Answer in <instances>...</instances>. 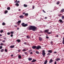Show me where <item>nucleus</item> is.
<instances>
[{
	"label": "nucleus",
	"mask_w": 64,
	"mask_h": 64,
	"mask_svg": "<svg viewBox=\"0 0 64 64\" xmlns=\"http://www.w3.org/2000/svg\"><path fill=\"white\" fill-rule=\"evenodd\" d=\"M36 54H39V52H38V51H36Z\"/></svg>",
	"instance_id": "obj_33"
},
{
	"label": "nucleus",
	"mask_w": 64,
	"mask_h": 64,
	"mask_svg": "<svg viewBox=\"0 0 64 64\" xmlns=\"http://www.w3.org/2000/svg\"><path fill=\"white\" fill-rule=\"evenodd\" d=\"M13 54H12V55H11V57H13Z\"/></svg>",
	"instance_id": "obj_59"
},
{
	"label": "nucleus",
	"mask_w": 64,
	"mask_h": 64,
	"mask_svg": "<svg viewBox=\"0 0 64 64\" xmlns=\"http://www.w3.org/2000/svg\"><path fill=\"white\" fill-rule=\"evenodd\" d=\"M16 24H18V26H19L20 24H19V23H18V22H17V23H16Z\"/></svg>",
	"instance_id": "obj_56"
},
{
	"label": "nucleus",
	"mask_w": 64,
	"mask_h": 64,
	"mask_svg": "<svg viewBox=\"0 0 64 64\" xmlns=\"http://www.w3.org/2000/svg\"><path fill=\"white\" fill-rule=\"evenodd\" d=\"M41 46H38L36 47V49L37 50H39L40 49H41Z\"/></svg>",
	"instance_id": "obj_3"
},
{
	"label": "nucleus",
	"mask_w": 64,
	"mask_h": 64,
	"mask_svg": "<svg viewBox=\"0 0 64 64\" xmlns=\"http://www.w3.org/2000/svg\"><path fill=\"white\" fill-rule=\"evenodd\" d=\"M53 61V60H52V59H50L49 62L50 63H52V62Z\"/></svg>",
	"instance_id": "obj_13"
},
{
	"label": "nucleus",
	"mask_w": 64,
	"mask_h": 64,
	"mask_svg": "<svg viewBox=\"0 0 64 64\" xmlns=\"http://www.w3.org/2000/svg\"><path fill=\"white\" fill-rule=\"evenodd\" d=\"M39 40H40V41H42V38H41V37H40L39 38Z\"/></svg>",
	"instance_id": "obj_15"
},
{
	"label": "nucleus",
	"mask_w": 64,
	"mask_h": 64,
	"mask_svg": "<svg viewBox=\"0 0 64 64\" xmlns=\"http://www.w3.org/2000/svg\"><path fill=\"white\" fill-rule=\"evenodd\" d=\"M45 52V51L44 50H42V54L43 56H44L45 55V54H46Z\"/></svg>",
	"instance_id": "obj_4"
},
{
	"label": "nucleus",
	"mask_w": 64,
	"mask_h": 64,
	"mask_svg": "<svg viewBox=\"0 0 64 64\" xmlns=\"http://www.w3.org/2000/svg\"><path fill=\"white\" fill-rule=\"evenodd\" d=\"M60 4V2H59L58 1V2H57L56 3V4L57 5H58L59 4Z\"/></svg>",
	"instance_id": "obj_34"
},
{
	"label": "nucleus",
	"mask_w": 64,
	"mask_h": 64,
	"mask_svg": "<svg viewBox=\"0 0 64 64\" xmlns=\"http://www.w3.org/2000/svg\"><path fill=\"white\" fill-rule=\"evenodd\" d=\"M13 34H11L10 35V37H13Z\"/></svg>",
	"instance_id": "obj_43"
},
{
	"label": "nucleus",
	"mask_w": 64,
	"mask_h": 64,
	"mask_svg": "<svg viewBox=\"0 0 64 64\" xmlns=\"http://www.w3.org/2000/svg\"><path fill=\"white\" fill-rule=\"evenodd\" d=\"M34 6H33L32 7V8L33 9H34Z\"/></svg>",
	"instance_id": "obj_61"
},
{
	"label": "nucleus",
	"mask_w": 64,
	"mask_h": 64,
	"mask_svg": "<svg viewBox=\"0 0 64 64\" xmlns=\"http://www.w3.org/2000/svg\"><path fill=\"white\" fill-rule=\"evenodd\" d=\"M56 36V37H59V36H58V35H57Z\"/></svg>",
	"instance_id": "obj_48"
},
{
	"label": "nucleus",
	"mask_w": 64,
	"mask_h": 64,
	"mask_svg": "<svg viewBox=\"0 0 64 64\" xmlns=\"http://www.w3.org/2000/svg\"><path fill=\"white\" fill-rule=\"evenodd\" d=\"M2 36V34H0V36Z\"/></svg>",
	"instance_id": "obj_60"
},
{
	"label": "nucleus",
	"mask_w": 64,
	"mask_h": 64,
	"mask_svg": "<svg viewBox=\"0 0 64 64\" xmlns=\"http://www.w3.org/2000/svg\"><path fill=\"white\" fill-rule=\"evenodd\" d=\"M33 54V52H31L30 53V54Z\"/></svg>",
	"instance_id": "obj_54"
},
{
	"label": "nucleus",
	"mask_w": 64,
	"mask_h": 64,
	"mask_svg": "<svg viewBox=\"0 0 64 64\" xmlns=\"http://www.w3.org/2000/svg\"><path fill=\"white\" fill-rule=\"evenodd\" d=\"M18 11H21V9H19Z\"/></svg>",
	"instance_id": "obj_55"
},
{
	"label": "nucleus",
	"mask_w": 64,
	"mask_h": 64,
	"mask_svg": "<svg viewBox=\"0 0 64 64\" xmlns=\"http://www.w3.org/2000/svg\"><path fill=\"white\" fill-rule=\"evenodd\" d=\"M5 42V40H3L2 41V42H3L4 43Z\"/></svg>",
	"instance_id": "obj_46"
},
{
	"label": "nucleus",
	"mask_w": 64,
	"mask_h": 64,
	"mask_svg": "<svg viewBox=\"0 0 64 64\" xmlns=\"http://www.w3.org/2000/svg\"><path fill=\"white\" fill-rule=\"evenodd\" d=\"M37 27L34 26H30L29 28V30H32L33 31H35L37 30Z\"/></svg>",
	"instance_id": "obj_1"
},
{
	"label": "nucleus",
	"mask_w": 64,
	"mask_h": 64,
	"mask_svg": "<svg viewBox=\"0 0 64 64\" xmlns=\"http://www.w3.org/2000/svg\"><path fill=\"white\" fill-rule=\"evenodd\" d=\"M26 38H28V39L29 38H30L29 37V36H26Z\"/></svg>",
	"instance_id": "obj_37"
},
{
	"label": "nucleus",
	"mask_w": 64,
	"mask_h": 64,
	"mask_svg": "<svg viewBox=\"0 0 64 64\" xmlns=\"http://www.w3.org/2000/svg\"><path fill=\"white\" fill-rule=\"evenodd\" d=\"M25 16H28V13H26V14L25 15H24Z\"/></svg>",
	"instance_id": "obj_24"
},
{
	"label": "nucleus",
	"mask_w": 64,
	"mask_h": 64,
	"mask_svg": "<svg viewBox=\"0 0 64 64\" xmlns=\"http://www.w3.org/2000/svg\"><path fill=\"white\" fill-rule=\"evenodd\" d=\"M0 32L1 33H3V32H4V31L3 30H0Z\"/></svg>",
	"instance_id": "obj_32"
},
{
	"label": "nucleus",
	"mask_w": 64,
	"mask_h": 64,
	"mask_svg": "<svg viewBox=\"0 0 64 64\" xmlns=\"http://www.w3.org/2000/svg\"><path fill=\"white\" fill-rule=\"evenodd\" d=\"M62 20L64 19V16H62Z\"/></svg>",
	"instance_id": "obj_23"
},
{
	"label": "nucleus",
	"mask_w": 64,
	"mask_h": 64,
	"mask_svg": "<svg viewBox=\"0 0 64 64\" xmlns=\"http://www.w3.org/2000/svg\"><path fill=\"white\" fill-rule=\"evenodd\" d=\"M36 61V60H35L34 59H33L32 61V63H33V62H35Z\"/></svg>",
	"instance_id": "obj_8"
},
{
	"label": "nucleus",
	"mask_w": 64,
	"mask_h": 64,
	"mask_svg": "<svg viewBox=\"0 0 64 64\" xmlns=\"http://www.w3.org/2000/svg\"><path fill=\"white\" fill-rule=\"evenodd\" d=\"M2 25H5V23L4 22L2 23Z\"/></svg>",
	"instance_id": "obj_35"
},
{
	"label": "nucleus",
	"mask_w": 64,
	"mask_h": 64,
	"mask_svg": "<svg viewBox=\"0 0 64 64\" xmlns=\"http://www.w3.org/2000/svg\"><path fill=\"white\" fill-rule=\"evenodd\" d=\"M7 9L8 10H10V7H7Z\"/></svg>",
	"instance_id": "obj_26"
},
{
	"label": "nucleus",
	"mask_w": 64,
	"mask_h": 64,
	"mask_svg": "<svg viewBox=\"0 0 64 64\" xmlns=\"http://www.w3.org/2000/svg\"><path fill=\"white\" fill-rule=\"evenodd\" d=\"M54 53H55V54H56L57 53V52H54Z\"/></svg>",
	"instance_id": "obj_47"
},
{
	"label": "nucleus",
	"mask_w": 64,
	"mask_h": 64,
	"mask_svg": "<svg viewBox=\"0 0 64 64\" xmlns=\"http://www.w3.org/2000/svg\"><path fill=\"white\" fill-rule=\"evenodd\" d=\"M7 34L8 35H10V32H8Z\"/></svg>",
	"instance_id": "obj_36"
},
{
	"label": "nucleus",
	"mask_w": 64,
	"mask_h": 64,
	"mask_svg": "<svg viewBox=\"0 0 64 64\" xmlns=\"http://www.w3.org/2000/svg\"><path fill=\"white\" fill-rule=\"evenodd\" d=\"M56 60L57 61H59V60H60V58H57L56 59Z\"/></svg>",
	"instance_id": "obj_22"
},
{
	"label": "nucleus",
	"mask_w": 64,
	"mask_h": 64,
	"mask_svg": "<svg viewBox=\"0 0 64 64\" xmlns=\"http://www.w3.org/2000/svg\"><path fill=\"white\" fill-rule=\"evenodd\" d=\"M58 16H59V17H61V16L60 14H58Z\"/></svg>",
	"instance_id": "obj_53"
},
{
	"label": "nucleus",
	"mask_w": 64,
	"mask_h": 64,
	"mask_svg": "<svg viewBox=\"0 0 64 64\" xmlns=\"http://www.w3.org/2000/svg\"><path fill=\"white\" fill-rule=\"evenodd\" d=\"M6 52H7V50L6 49H5L4 50Z\"/></svg>",
	"instance_id": "obj_39"
},
{
	"label": "nucleus",
	"mask_w": 64,
	"mask_h": 64,
	"mask_svg": "<svg viewBox=\"0 0 64 64\" xmlns=\"http://www.w3.org/2000/svg\"><path fill=\"white\" fill-rule=\"evenodd\" d=\"M4 49H2L0 50V52H2L4 51Z\"/></svg>",
	"instance_id": "obj_28"
},
{
	"label": "nucleus",
	"mask_w": 64,
	"mask_h": 64,
	"mask_svg": "<svg viewBox=\"0 0 64 64\" xmlns=\"http://www.w3.org/2000/svg\"><path fill=\"white\" fill-rule=\"evenodd\" d=\"M21 20H19L18 21V22L17 23H21Z\"/></svg>",
	"instance_id": "obj_29"
},
{
	"label": "nucleus",
	"mask_w": 64,
	"mask_h": 64,
	"mask_svg": "<svg viewBox=\"0 0 64 64\" xmlns=\"http://www.w3.org/2000/svg\"><path fill=\"white\" fill-rule=\"evenodd\" d=\"M47 60H46L44 62V64H46V63H47Z\"/></svg>",
	"instance_id": "obj_20"
},
{
	"label": "nucleus",
	"mask_w": 64,
	"mask_h": 64,
	"mask_svg": "<svg viewBox=\"0 0 64 64\" xmlns=\"http://www.w3.org/2000/svg\"><path fill=\"white\" fill-rule=\"evenodd\" d=\"M28 52H24V54H26V55H27V54H28Z\"/></svg>",
	"instance_id": "obj_30"
},
{
	"label": "nucleus",
	"mask_w": 64,
	"mask_h": 64,
	"mask_svg": "<svg viewBox=\"0 0 64 64\" xmlns=\"http://www.w3.org/2000/svg\"><path fill=\"white\" fill-rule=\"evenodd\" d=\"M8 13V11L7 10H6L5 11V14H6V13Z\"/></svg>",
	"instance_id": "obj_27"
},
{
	"label": "nucleus",
	"mask_w": 64,
	"mask_h": 64,
	"mask_svg": "<svg viewBox=\"0 0 64 64\" xmlns=\"http://www.w3.org/2000/svg\"><path fill=\"white\" fill-rule=\"evenodd\" d=\"M4 44H3L2 43H0V45L2 46L4 45Z\"/></svg>",
	"instance_id": "obj_38"
},
{
	"label": "nucleus",
	"mask_w": 64,
	"mask_h": 64,
	"mask_svg": "<svg viewBox=\"0 0 64 64\" xmlns=\"http://www.w3.org/2000/svg\"><path fill=\"white\" fill-rule=\"evenodd\" d=\"M10 33L12 34H14V32H11Z\"/></svg>",
	"instance_id": "obj_31"
},
{
	"label": "nucleus",
	"mask_w": 64,
	"mask_h": 64,
	"mask_svg": "<svg viewBox=\"0 0 64 64\" xmlns=\"http://www.w3.org/2000/svg\"><path fill=\"white\" fill-rule=\"evenodd\" d=\"M15 46H14V45L11 46H10V47L11 48H13Z\"/></svg>",
	"instance_id": "obj_14"
},
{
	"label": "nucleus",
	"mask_w": 64,
	"mask_h": 64,
	"mask_svg": "<svg viewBox=\"0 0 64 64\" xmlns=\"http://www.w3.org/2000/svg\"><path fill=\"white\" fill-rule=\"evenodd\" d=\"M22 27H26V26H28V24H25L24 23H22Z\"/></svg>",
	"instance_id": "obj_2"
},
{
	"label": "nucleus",
	"mask_w": 64,
	"mask_h": 64,
	"mask_svg": "<svg viewBox=\"0 0 64 64\" xmlns=\"http://www.w3.org/2000/svg\"><path fill=\"white\" fill-rule=\"evenodd\" d=\"M47 33L48 34V35H49V34H52V32H48V33Z\"/></svg>",
	"instance_id": "obj_19"
},
{
	"label": "nucleus",
	"mask_w": 64,
	"mask_h": 64,
	"mask_svg": "<svg viewBox=\"0 0 64 64\" xmlns=\"http://www.w3.org/2000/svg\"><path fill=\"white\" fill-rule=\"evenodd\" d=\"M32 60V58H28V60L29 61H31Z\"/></svg>",
	"instance_id": "obj_16"
},
{
	"label": "nucleus",
	"mask_w": 64,
	"mask_h": 64,
	"mask_svg": "<svg viewBox=\"0 0 64 64\" xmlns=\"http://www.w3.org/2000/svg\"><path fill=\"white\" fill-rule=\"evenodd\" d=\"M62 44H64V37H63V40H62Z\"/></svg>",
	"instance_id": "obj_21"
},
{
	"label": "nucleus",
	"mask_w": 64,
	"mask_h": 64,
	"mask_svg": "<svg viewBox=\"0 0 64 64\" xmlns=\"http://www.w3.org/2000/svg\"><path fill=\"white\" fill-rule=\"evenodd\" d=\"M24 7H27L28 6L27 5L25 4H24Z\"/></svg>",
	"instance_id": "obj_18"
},
{
	"label": "nucleus",
	"mask_w": 64,
	"mask_h": 64,
	"mask_svg": "<svg viewBox=\"0 0 64 64\" xmlns=\"http://www.w3.org/2000/svg\"><path fill=\"white\" fill-rule=\"evenodd\" d=\"M59 21L60 22V23H63V22L62 20L60 19L59 20Z\"/></svg>",
	"instance_id": "obj_10"
},
{
	"label": "nucleus",
	"mask_w": 64,
	"mask_h": 64,
	"mask_svg": "<svg viewBox=\"0 0 64 64\" xmlns=\"http://www.w3.org/2000/svg\"><path fill=\"white\" fill-rule=\"evenodd\" d=\"M2 46H0V49H1L2 48Z\"/></svg>",
	"instance_id": "obj_42"
},
{
	"label": "nucleus",
	"mask_w": 64,
	"mask_h": 64,
	"mask_svg": "<svg viewBox=\"0 0 64 64\" xmlns=\"http://www.w3.org/2000/svg\"><path fill=\"white\" fill-rule=\"evenodd\" d=\"M40 32H41V33H43V32H42V31L41 30H40Z\"/></svg>",
	"instance_id": "obj_51"
},
{
	"label": "nucleus",
	"mask_w": 64,
	"mask_h": 64,
	"mask_svg": "<svg viewBox=\"0 0 64 64\" xmlns=\"http://www.w3.org/2000/svg\"><path fill=\"white\" fill-rule=\"evenodd\" d=\"M14 27H17V26H16V25H14Z\"/></svg>",
	"instance_id": "obj_50"
},
{
	"label": "nucleus",
	"mask_w": 64,
	"mask_h": 64,
	"mask_svg": "<svg viewBox=\"0 0 64 64\" xmlns=\"http://www.w3.org/2000/svg\"><path fill=\"white\" fill-rule=\"evenodd\" d=\"M16 41H17V42L18 43H20V42H21V40L20 39L17 40H16Z\"/></svg>",
	"instance_id": "obj_11"
},
{
	"label": "nucleus",
	"mask_w": 64,
	"mask_h": 64,
	"mask_svg": "<svg viewBox=\"0 0 64 64\" xmlns=\"http://www.w3.org/2000/svg\"><path fill=\"white\" fill-rule=\"evenodd\" d=\"M24 17V16L23 15H21L19 16L20 18H21L22 19H23Z\"/></svg>",
	"instance_id": "obj_5"
},
{
	"label": "nucleus",
	"mask_w": 64,
	"mask_h": 64,
	"mask_svg": "<svg viewBox=\"0 0 64 64\" xmlns=\"http://www.w3.org/2000/svg\"><path fill=\"white\" fill-rule=\"evenodd\" d=\"M22 51L23 52H24V51H26V50H25V49H24V50H22Z\"/></svg>",
	"instance_id": "obj_40"
},
{
	"label": "nucleus",
	"mask_w": 64,
	"mask_h": 64,
	"mask_svg": "<svg viewBox=\"0 0 64 64\" xmlns=\"http://www.w3.org/2000/svg\"><path fill=\"white\" fill-rule=\"evenodd\" d=\"M4 39L5 40H6V38H4Z\"/></svg>",
	"instance_id": "obj_62"
},
{
	"label": "nucleus",
	"mask_w": 64,
	"mask_h": 64,
	"mask_svg": "<svg viewBox=\"0 0 64 64\" xmlns=\"http://www.w3.org/2000/svg\"><path fill=\"white\" fill-rule=\"evenodd\" d=\"M48 52L50 53H52V52H53V51H52V50H48Z\"/></svg>",
	"instance_id": "obj_9"
},
{
	"label": "nucleus",
	"mask_w": 64,
	"mask_h": 64,
	"mask_svg": "<svg viewBox=\"0 0 64 64\" xmlns=\"http://www.w3.org/2000/svg\"><path fill=\"white\" fill-rule=\"evenodd\" d=\"M50 44L52 45H53V42H50Z\"/></svg>",
	"instance_id": "obj_45"
},
{
	"label": "nucleus",
	"mask_w": 64,
	"mask_h": 64,
	"mask_svg": "<svg viewBox=\"0 0 64 64\" xmlns=\"http://www.w3.org/2000/svg\"><path fill=\"white\" fill-rule=\"evenodd\" d=\"M49 29L46 30H44V32L47 33L49 32Z\"/></svg>",
	"instance_id": "obj_6"
},
{
	"label": "nucleus",
	"mask_w": 64,
	"mask_h": 64,
	"mask_svg": "<svg viewBox=\"0 0 64 64\" xmlns=\"http://www.w3.org/2000/svg\"><path fill=\"white\" fill-rule=\"evenodd\" d=\"M32 49H36V46H32Z\"/></svg>",
	"instance_id": "obj_7"
},
{
	"label": "nucleus",
	"mask_w": 64,
	"mask_h": 64,
	"mask_svg": "<svg viewBox=\"0 0 64 64\" xmlns=\"http://www.w3.org/2000/svg\"><path fill=\"white\" fill-rule=\"evenodd\" d=\"M46 38H47V39H49V37L48 36H46Z\"/></svg>",
	"instance_id": "obj_44"
},
{
	"label": "nucleus",
	"mask_w": 64,
	"mask_h": 64,
	"mask_svg": "<svg viewBox=\"0 0 64 64\" xmlns=\"http://www.w3.org/2000/svg\"><path fill=\"white\" fill-rule=\"evenodd\" d=\"M24 44L25 45H26V42H24Z\"/></svg>",
	"instance_id": "obj_64"
},
{
	"label": "nucleus",
	"mask_w": 64,
	"mask_h": 64,
	"mask_svg": "<svg viewBox=\"0 0 64 64\" xmlns=\"http://www.w3.org/2000/svg\"><path fill=\"white\" fill-rule=\"evenodd\" d=\"M64 12V9L62 8V10H61V11L60 12Z\"/></svg>",
	"instance_id": "obj_12"
},
{
	"label": "nucleus",
	"mask_w": 64,
	"mask_h": 64,
	"mask_svg": "<svg viewBox=\"0 0 64 64\" xmlns=\"http://www.w3.org/2000/svg\"><path fill=\"white\" fill-rule=\"evenodd\" d=\"M50 53H48V55H50Z\"/></svg>",
	"instance_id": "obj_63"
},
{
	"label": "nucleus",
	"mask_w": 64,
	"mask_h": 64,
	"mask_svg": "<svg viewBox=\"0 0 64 64\" xmlns=\"http://www.w3.org/2000/svg\"><path fill=\"white\" fill-rule=\"evenodd\" d=\"M18 52H20L21 50H18Z\"/></svg>",
	"instance_id": "obj_57"
},
{
	"label": "nucleus",
	"mask_w": 64,
	"mask_h": 64,
	"mask_svg": "<svg viewBox=\"0 0 64 64\" xmlns=\"http://www.w3.org/2000/svg\"><path fill=\"white\" fill-rule=\"evenodd\" d=\"M56 63V61L55 62L54 64H57V63Z\"/></svg>",
	"instance_id": "obj_52"
},
{
	"label": "nucleus",
	"mask_w": 64,
	"mask_h": 64,
	"mask_svg": "<svg viewBox=\"0 0 64 64\" xmlns=\"http://www.w3.org/2000/svg\"><path fill=\"white\" fill-rule=\"evenodd\" d=\"M25 12H24L23 13V15H24V14H25Z\"/></svg>",
	"instance_id": "obj_58"
},
{
	"label": "nucleus",
	"mask_w": 64,
	"mask_h": 64,
	"mask_svg": "<svg viewBox=\"0 0 64 64\" xmlns=\"http://www.w3.org/2000/svg\"><path fill=\"white\" fill-rule=\"evenodd\" d=\"M18 58L19 59H21V58H22V57H21V55H19L18 56Z\"/></svg>",
	"instance_id": "obj_17"
},
{
	"label": "nucleus",
	"mask_w": 64,
	"mask_h": 64,
	"mask_svg": "<svg viewBox=\"0 0 64 64\" xmlns=\"http://www.w3.org/2000/svg\"><path fill=\"white\" fill-rule=\"evenodd\" d=\"M42 11L43 12H44V13H46V12H45V11H44V10H42Z\"/></svg>",
	"instance_id": "obj_41"
},
{
	"label": "nucleus",
	"mask_w": 64,
	"mask_h": 64,
	"mask_svg": "<svg viewBox=\"0 0 64 64\" xmlns=\"http://www.w3.org/2000/svg\"><path fill=\"white\" fill-rule=\"evenodd\" d=\"M17 0H16L15 2H14V3H17Z\"/></svg>",
	"instance_id": "obj_49"
},
{
	"label": "nucleus",
	"mask_w": 64,
	"mask_h": 64,
	"mask_svg": "<svg viewBox=\"0 0 64 64\" xmlns=\"http://www.w3.org/2000/svg\"><path fill=\"white\" fill-rule=\"evenodd\" d=\"M15 5L18 6H19V4L17 3H16L15 4Z\"/></svg>",
	"instance_id": "obj_25"
}]
</instances>
